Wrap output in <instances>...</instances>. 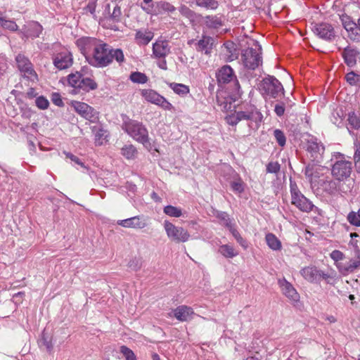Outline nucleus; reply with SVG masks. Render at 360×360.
Wrapping results in <instances>:
<instances>
[{"mask_svg": "<svg viewBox=\"0 0 360 360\" xmlns=\"http://www.w3.org/2000/svg\"><path fill=\"white\" fill-rule=\"evenodd\" d=\"M76 45L89 64L95 68L107 67L114 60L119 64L124 61L122 49H113L99 39L82 37L77 39Z\"/></svg>", "mask_w": 360, "mask_h": 360, "instance_id": "f257e3e1", "label": "nucleus"}, {"mask_svg": "<svg viewBox=\"0 0 360 360\" xmlns=\"http://www.w3.org/2000/svg\"><path fill=\"white\" fill-rule=\"evenodd\" d=\"M122 129L135 141L143 145H150L148 131L140 122L130 119L127 115H122Z\"/></svg>", "mask_w": 360, "mask_h": 360, "instance_id": "f03ea898", "label": "nucleus"}, {"mask_svg": "<svg viewBox=\"0 0 360 360\" xmlns=\"http://www.w3.org/2000/svg\"><path fill=\"white\" fill-rule=\"evenodd\" d=\"M331 160L334 161L332 165L331 174L335 180L340 182L347 179L352 171V162L347 160L340 153H335Z\"/></svg>", "mask_w": 360, "mask_h": 360, "instance_id": "7ed1b4c3", "label": "nucleus"}, {"mask_svg": "<svg viewBox=\"0 0 360 360\" xmlns=\"http://www.w3.org/2000/svg\"><path fill=\"white\" fill-rule=\"evenodd\" d=\"M251 46L248 47L243 51L241 60L243 65L249 70H255L262 63V47L255 40H252Z\"/></svg>", "mask_w": 360, "mask_h": 360, "instance_id": "20e7f679", "label": "nucleus"}, {"mask_svg": "<svg viewBox=\"0 0 360 360\" xmlns=\"http://www.w3.org/2000/svg\"><path fill=\"white\" fill-rule=\"evenodd\" d=\"M290 191L291 194V203L298 210L304 212H309L314 210V209L316 210H318L312 202L301 193L297 184L291 179L290 181Z\"/></svg>", "mask_w": 360, "mask_h": 360, "instance_id": "39448f33", "label": "nucleus"}, {"mask_svg": "<svg viewBox=\"0 0 360 360\" xmlns=\"http://www.w3.org/2000/svg\"><path fill=\"white\" fill-rule=\"evenodd\" d=\"M167 238L172 242L179 243L189 240L191 235L188 231L182 226H177L168 220L163 224Z\"/></svg>", "mask_w": 360, "mask_h": 360, "instance_id": "423d86ee", "label": "nucleus"}, {"mask_svg": "<svg viewBox=\"0 0 360 360\" xmlns=\"http://www.w3.org/2000/svg\"><path fill=\"white\" fill-rule=\"evenodd\" d=\"M53 64L56 68L63 70L70 68L73 64L72 53L66 48H60L52 56Z\"/></svg>", "mask_w": 360, "mask_h": 360, "instance_id": "0eeeda50", "label": "nucleus"}, {"mask_svg": "<svg viewBox=\"0 0 360 360\" xmlns=\"http://www.w3.org/2000/svg\"><path fill=\"white\" fill-rule=\"evenodd\" d=\"M15 61L23 77L31 82L37 80V75L28 58L20 53L15 57Z\"/></svg>", "mask_w": 360, "mask_h": 360, "instance_id": "6e6552de", "label": "nucleus"}, {"mask_svg": "<svg viewBox=\"0 0 360 360\" xmlns=\"http://www.w3.org/2000/svg\"><path fill=\"white\" fill-rule=\"evenodd\" d=\"M340 20L343 27L347 32V37L353 41L360 42V18L354 21L347 15H342Z\"/></svg>", "mask_w": 360, "mask_h": 360, "instance_id": "1a4fd4ad", "label": "nucleus"}, {"mask_svg": "<svg viewBox=\"0 0 360 360\" xmlns=\"http://www.w3.org/2000/svg\"><path fill=\"white\" fill-rule=\"evenodd\" d=\"M71 106L79 115L86 120H89L92 123L98 122L99 118L98 112L88 104L80 101H73L71 102Z\"/></svg>", "mask_w": 360, "mask_h": 360, "instance_id": "9d476101", "label": "nucleus"}, {"mask_svg": "<svg viewBox=\"0 0 360 360\" xmlns=\"http://www.w3.org/2000/svg\"><path fill=\"white\" fill-rule=\"evenodd\" d=\"M261 89L272 98L278 97L279 94L283 91L281 83L273 76H268L262 81Z\"/></svg>", "mask_w": 360, "mask_h": 360, "instance_id": "9b49d317", "label": "nucleus"}, {"mask_svg": "<svg viewBox=\"0 0 360 360\" xmlns=\"http://www.w3.org/2000/svg\"><path fill=\"white\" fill-rule=\"evenodd\" d=\"M307 150L314 161L320 162L323 159L325 146L317 138L311 136L307 141Z\"/></svg>", "mask_w": 360, "mask_h": 360, "instance_id": "f8f14e48", "label": "nucleus"}, {"mask_svg": "<svg viewBox=\"0 0 360 360\" xmlns=\"http://www.w3.org/2000/svg\"><path fill=\"white\" fill-rule=\"evenodd\" d=\"M313 32L319 38L328 41H333L336 37L333 27L327 22L315 24Z\"/></svg>", "mask_w": 360, "mask_h": 360, "instance_id": "ddd939ff", "label": "nucleus"}, {"mask_svg": "<svg viewBox=\"0 0 360 360\" xmlns=\"http://www.w3.org/2000/svg\"><path fill=\"white\" fill-rule=\"evenodd\" d=\"M141 95L147 101L160 105L165 110H171L172 108V105L169 102L152 89L143 90Z\"/></svg>", "mask_w": 360, "mask_h": 360, "instance_id": "4468645a", "label": "nucleus"}, {"mask_svg": "<svg viewBox=\"0 0 360 360\" xmlns=\"http://www.w3.org/2000/svg\"><path fill=\"white\" fill-rule=\"evenodd\" d=\"M327 171V167L314 164L308 165L304 169V174L307 178L309 179L311 184L315 183L319 184L320 179H324L326 178L323 177V175L324 172Z\"/></svg>", "mask_w": 360, "mask_h": 360, "instance_id": "2eb2a0df", "label": "nucleus"}, {"mask_svg": "<svg viewBox=\"0 0 360 360\" xmlns=\"http://www.w3.org/2000/svg\"><path fill=\"white\" fill-rule=\"evenodd\" d=\"M217 82L222 84L233 82L236 86L239 85L233 69L229 65H224L217 72Z\"/></svg>", "mask_w": 360, "mask_h": 360, "instance_id": "dca6fc26", "label": "nucleus"}, {"mask_svg": "<svg viewBox=\"0 0 360 360\" xmlns=\"http://www.w3.org/2000/svg\"><path fill=\"white\" fill-rule=\"evenodd\" d=\"M236 115L240 122L251 120L257 124L261 122L263 119L262 114L255 106H250L246 110L236 111Z\"/></svg>", "mask_w": 360, "mask_h": 360, "instance_id": "f3484780", "label": "nucleus"}, {"mask_svg": "<svg viewBox=\"0 0 360 360\" xmlns=\"http://www.w3.org/2000/svg\"><path fill=\"white\" fill-rule=\"evenodd\" d=\"M117 224L124 228L142 229L147 226V222L143 215H138L126 219L117 221Z\"/></svg>", "mask_w": 360, "mask_h": 360, "instance_id": "a211bd4d", "label": "nucleus"}, {"mask_svg": "<svg viewBox=\"0 0 360 360\" xmlns=\"http://www.w3.org/2000/svg\"><path fill=\"white\" fill-rule=\"evenodd\" d=\"M170 53V47L167 40H158L153 44V55L154 58H165Z\"/></svg>", "mask_w": 360, "mask_h": 360, "instance_id": "6ab92c4d", "label": "nucleus"}, {"mask_svg": "<svg viewBox=\"0 0 360 360\" xmlns=\"http://www.w3.org/2000/svg\"><path fill=\"white\" fill-rule=\"evenodd\" d=\"M278 285L281 290L290 301L297 302L300 300V295L292 285L285 278L278 280Z\"/></svg>", "mask_w": 360, "mask_h": 360, "instance_id": "aec40b11", "label": "nucleus"}, {"mask_svg": "<svg viewBox=\"0 0 360 360\" xmlns=\"http://www.w3.org/2000/svg\"><path fill=\"white\" fill-rule=\"evenodd\" d=\"M338 181L335 178L333 179L326 176L324 179H320L319 186L324 193L333 195L338 192L339 185Z\"/></svg>", "mask_w": 360, "mask_h": 360, "instance_id": "412c9836", "label": "nucleus"}, {"mask_svg": "<svg viewBox=\"0 0 360 360\" xmlns=\"http://www.w3.org/2000/svg\"><path fill=\"white\" fill-rule=\"evenodd\" d=\"M174 316L179 321H188L195 314L193 309L186 305H181L173 310Z\"/></svg>", "mask_w": 360, "mask_h": 360, "instance_id": "4be33fe9", "label": "nucleus"}, {"mask_svg": "<svg viewBox=\"0 0 360 360\" xmlns=\"http://www.w3.org/2000/svg\"><path fill=\"white\" fill-rule=\"evenodd\" d=\"M94 135V143L96 146H102L108 141L109 133L101 124H97L91 127Z\"/></svg>", "mask_w": 360, "mask_h": 360, "instance_id": "5701e85b", "label": "nucleus"}, {"mask_svg": "<svg viewBox=\"0 0 360 360\" xmlns=\"http://www.w3.org/2000/svg\"><path fill=\"white\" fill-rule=\"evenodd\" d=\"M360 268V257L356 259H350L343 264H337V269L343 275L353 273L355 270Z\"/></svg>", "mask_w": 360, "mask_h": 360, "instance_id": "b1692460", "label": "nucleus"}, {"mask_svg": "<svg viewBox=\"0 0 360 360\" xmlns=\"http://www.w3.org/2000/svg\"><path fill=\"white\" fill-rule=\"evenodd\" d=\"M301 275L310 283L320 282V270L314 266H307L300 271Z\"/></svg>", "mask_w": 360, "mask_h": 360, "instance_id": "393cba45", "label": "nucleus"}, {"mask_svg": "<svg viewBox=\"0 0 360 360\" xmlns=\"http://www.w3.org/2000/svg\"><path fill=\"white\" fill-rule=\"evenodd\" d=\"M214 39L209 36H202V39L198 41L195 44V49L198 51H204L205 54H210L212 49Z\"/></svg>", "mask_w": 360, "mask_h": 360, "instance_id": "a878e982", "label": "nucleus"}, {"mask_svg": "<svg viewBox=\"0 0 360 360\" xmlns=\"http://www.w3.org/2000/svg\"><path fill=\"white\" fill-rule=\"evenodd\" d=\"M357 53V51L351 47L347 46L344 49L342 56L347 66L354 67L356 65Z\"/></svg>", "mask_w": 360, "mask_h": 360, "instance_id": "bb28decb", "label": "nucleus"}, {"mask_svg": "<svg viewBox=\"0 0 360 360\" xmlns=\"http://www.w3.org/2000/svg\"><path fill=\"white\" fill-rule=\"evenodd\" d=\"M224 51L226 55V61H233L238 58V51L236 45L232 41H227L224 44Z\"/></svg>", "mask_w": 360, "mask_h": 360, "instance_id": "cd10ccee", "label": "nucleus"}, {"mask_svg": "<svg viewBox=\"0 0 360 360\" xmlns=\"http://www.w3.org/2000/svg\"><path fill=\"white\" fill-rule=\"evenodd\" d=\"M82 75L79 72H76L75 73H71L68 76V84L73 88L72 93L77 94L79 91V86L81 84V79Z\"/></svg>", "mask_w": 360, "mask_h": 360, "instance_id": "c85d7f7f", "label": "nucleus"}, {"mask_svg": "<svg viewBox=\"0 0 360 360\" xmlns=\"http://www.w3.org/2000/svg\"><path fill=\"white\" fill-rule=\"evenodd\" d=\"M205 25L210 29L217 30L223 25L221 17L217 15H207L204 18Z\"/></svg>", "mask_w": 360, "mask_h": 360, "instance_id": "c756f323", "label": "nucleus"}, {"mask_svg": "<svg viewBox=\"0 0 360 360\" xmlns=\"http://www.w3.org/2000/svg\"><path fill=\"white\" fill-rule=\"evenodd\" d=\"M265 239L266 244L270 249L276 251L281 249V242L274 233H267L265 236Z\"/></svg>", "mask_w": 360, "mask_h": 360, "instance_id": "7c9ffc66", "label": "nucleus"}, {"mask_svg": "<svg viewBox=\"0 0 360 360\" xmlns=\"http://www.w3.org/2000/svg\"><path fill=\"white\" fill-rule=\"evenodd\" d=\"M97 88L98 84L94 79L89 77H82L79 91L82 90L85 92H89L91 90H95Z\"/></svg>", "mask_w": 360, "mask_h": 360, "instance_id": "2f4dec72", "label": "nucleus"}, {"mask_svg": "<svg viewBox=\"0 0 360 360\" xmlns=\"http://www.w3.org/2000/svg\"><path fill=\"white\" fill-rule=\"evenodd\" d=\"M38 344L40 347H45L48 352H51L53 350L52 338L48 335L45 330L41 333V337L38 341Z\"/></svg>", "mask_w": 360, "mask_h": 360, "instance_id": "473e14b6", "label": "nucleus"}, {"mask_svg": "<svg viewBox=\"0 0 360 360\" xmlns=\"http://www.w3.org/2000/svg\"><path fill=\"white\" fill-rule=\"evenodd\" d=\"M156 8L160 13H173L176 11L175 6L169 2L165 1H160L157 2Z\"/></svg>", "mask_w": 360, "mask_h": 360, "instance_id": "72a5a7b5", "label": "nucleus"}, {"mask_svg": "<svg viewBox=\"0 0 360 360\" xmlns=\"http://www.w3.org/2000/svg\"><path fill=\"white\" fill-rule=\"evenodd\" d=\"M41 32L42 26L37 22H32L30 25L26 36L27 37L36 38L39 36Z\"/></svg>", "mask_w": 360, "mask_h": 360, "instance_id": "f704fd0d", "label": "nucleus"}, {"mask_svg": "<svg viewBox=\"0 0 360 360\" xmlns=\"http://www.w3.org/2000/svg\"><path fill=\"white\" fill-rule=\"evenodd\" d=\"M121 154L128 160L134 159L137 155V150L131 144L125 145L121 149Z\"/></svg>", "mask_w": 360, "mask_h": 360, "instance_id": "c9c22d12", "label": "nucleus"}, {"mask_svg": "<svg viewBox=\"0 0 360 360\" xmlns=\"http://www.w3.org/2000/svg\"><path fill=\"white\" fill-rule=\"evenodd\" d=\"M219 252L225 257L233 258L238 255V252L233 246L229 245H222L219 248Z\"/></svg>", "mask_w": 360, "mask_h": 360, "instance_id": "e433bc0d", "label": "nucleus"}, {"mask_svg": "<svg viewBox=\"0 0 360 360\" xmlns=\"http://www.w3.org/2000/svg\"><path fill=\"white\" fill-rule=\"evenodd\" d=\"M153 34L150 32L139 31L136 34V38L139 43L143 45L148 44L153 39Z\"/></svg>", "mask_w": 360, "mask_h": 360, "instance_id": "4c0bfd02", "label": "nucleus"}, {"mask_svg": "<svg viewBox=\"0 0 360 360\" xmlns=\"http://www.w3.org/2000/svg\"><path fill=\"white\" fill-rule=\"evenodd\" d=\"M170 88L177 94L180 96H185L189 93V88L188 86L179 84V83H170Z\"/></svg>", "mask_w": 360, "mask_h": 360, "instance_id": "58836bf2", "label": "nucleus"}, {"mask_svg": "<svg viewBox=\"0 0 360 360\" xmlns=\"http://www.w3.org/2000/svg\"><path fill=\"white\" fill-rule=\"evenodd\" d=\"M163 212L165 214L171 217H180L182 215L181 208L172 205H167L164 207Z\"/></svg>", "mask_w": 360, "mask_h": 360, "instance_id": "ea45409f", "label": "nucleus"}, {"mask_svg": "<svg viewBox=\"0 0 360 360\" xmlns=\"http://www.w3.org/2000/svg\"><path fill=\"white\" fill-rule=\"evenodd\" d=\"M129 79L134 83L145 84L148 82V77L140 72H133L129 76Z\"/></svg>", "mask_w": 360, "mask_h": 360, "instance_id": "a19ab883", "label": "nucleus"}, {"mask_svg": "<svg viewBox=\"0 0 360 360\" xmlns=\"http://www.w3.org/2000/svg\"><path fill=\"white\" fill-rule=\"evenodd\" d=\"M345 79L349 85L360 87V75L352 71L345 75Z\"/></svg>", "mask_w": 360, "mask_h": 360, "instance_id": "79ce46f5", "label": "nucleus"}, {"mask_svg": "<svg viewBox=\"0 0 360 360\" xmlns=\"http://www.w3.org/2000/svg\"><path fill=\"white\" fill-rule=\"evenodd\" d=\"M347 121L352 128L354 129L360 128V117L354 112H349Z\"/></svg>", "mask_w": 360, "mask_h": 360, "instance_id": "37998d69", "label": "nucleus"}, {"mask_svg": "<svg viewBox=\"0 0 360 360\" xmlns=\"http://www.w3.org/2000/svg\"><path fill=\"white\" fill-rule=\"evenodd\" d=\"M196 4L200 7L212 10L218 7V2L216 0H196Z\"/></svg>", "mask_w": 360, "mask_h": 360, "instance_id": "c03bdc74", "label": "nucleus"}, {"mask_svg": "<svg viewBox=\"0 0 360 360\" xmlns=\"http://www.w3.org/2000/svg\"><path fill=\"white\" fill-rule=\"evenodd\" d=\"M0 25L2 27L11 31H16L18 29V25L14 21L6 20L1 17H0Z\"/></svg>", "mask_w": 360, "mask_h": 360, "instance_id": "a18cd8bd", "label": "nucleus"}, {"mask_svg": "<svg viewBox=\"0 0 360 360\" xmlns=\"http://www.w3.org/2000/svg\"><path fill=\"white\" fill-rule=\"evenodd\" d=\"M216 217L220 220L221 224L227 228L232 224L229 214L225 212H217Z\"/></svg>", "mask_w": 360, "mask_h": 360, "instance_id": "49530a36", "label": "nucleus"}, {"mask_svg": "<svg viewBox=\"0 0 360 360\" xmlns=\"http://www.w3.org/2000/svg\"><path fill=\"white\" fill-rule=\"evenodd\" d=\"M122 11L119 6L115 5L113 8L112 13L110 14L108 20L112 22H118L121 20Z\"/></svg>", "mask_w": 360, "mask_h": 360, "instance_id": "de8ad7c7", "label": "nucleus"}, {"mask_svg": "<svg viewBox=\"0 0 360 360\" xmlns=\"http://www.w3.org/2000/svg\"><path fill=\"white\" fill-rule=\"evenodd\" d=\"M274 136L281 147H283L286 143V137L283 131L281 129H275L274 131Z\"/></svg>", "mask_w": 360, "mask_h": 360, "instance_id": "09e8293b", "label": "nucleus"}, {"mask_svg": "<svg viewBox=\"0 0 360 360\" xmlns=\"http://www.w3.org/2000/svg\"><path fill=\"white\" fill-rule=\"evenodd\" d=\"M347 221L350 224L355 226H360V217L358 212L354 211L350 212L347 217Z\"/></svg>", "mask_w": 360, "mask_h": 360, "instance_id": "8fccbe9b", "label": "nucleus"}, {"mask_svg": "<svg viewBox=\"0 0 360 360\" xmlns=\"http://www.w3.org/2000/svg\"><path fill=\"white\" fill-rule=\"evenodd\" d=\"M120 352L124 355L126 360H136V356L134 352L127 347V346L122 345L120 347Z\"/></svg>", "mask_w": 360, "mask_h": 360, "instance_id": "3c124183", "label": "nucleus"}, {"mask_svg": "<svg viewBox=\"0 0 360 360\" xmlns=\"http://www.w3.org/2000/svg\"><path fill=\"white\" fill-rule=\"evenodd\" d=\"M330 258L335 262V264L337 266V264H343L342 260L345 258L344 254L338 250L332 251L330 254Z\"/></svg>", "mask_w": 360, "mask_h": 360, "instance_id": "603ef678", "label": "nucleus"}, {"mask_svg": "<svg viewBox=\"0 0 360 360\" xmlns=\"http://www.w3.org/2000/svg\"><path fill=\"white\" fill-rule=\"evenodd\" d=\"M281 169V165L278 162H270L266 165V172L278 174Z\"/></svg>", "mask_w": 360, "mask_h": 360, "instance_id": "864d4df0", "label": "nucleus"}, {"mask_svg": "<svg viewBox=\"0 0 360 360\" xmlns=\"http://www.w3.org/2000/svg\"><path fill=\"white\" fill-rule=\"evenodd\" d=\"M285 110V103L284 101L278 102L274 106V112L278 117L284 115Z\"/></svg>", "mask_w": 360, "mask_h": 360, "instance_id": "5fc2aeb1", "label": "nucleus"}, {"mask_svg": "<svg viewBox=\"0 0 360 360\" xmlns=\"http://www.w3.org/2000/svg\"><path fill=\"white\" fill-rule=\"evenodd\" d=\"M231 188L234 191L239 193L244 191L243 182L240 179H238L231 183Z\"/></svg>", "mask_w": 360, "mask_h": 360, "instance_id": "6e6d98bb", "label": "nucleus"}, {"mask_svg": "<svg viewBox=\"0 0 360 360\" xmlns=\"http://www.w3.org/2000/svg\"><path fill=\"white\" fill-rule=\"evenodd\" d=\"M37 106L42 110L46 109L49 107V101L43 96H39L36 99Z\"/></svg>", "mask_w": 360, "mask_h": 360, "instance_id": "4d7b16f0", "label": "nucleus"}, {"mask_svg": "<svg viewBox=\"0 0 360 360\" xmlns=\"http://www.w3.org/2000/svg\"><path fill=\"white\" fill-rule=\"evenodd\" d=\"M180 13L188 19H192L194 17V13L186 6H181L179 8Z\"/></svg>", "mask_w": 360, "mask_h": 360, "instance_id": "13d9d810", "label": "nucleus"}, {"mask_svg": "<svg viewBox=\"0 0 360 360\" xmlns=\"http://www.w3.org/2000/svg\"><path fill=\"white\" fill-rule=\"evenodd\" d=\"M65 155L66 158H69L71 161L74 162L78 165H80L82 167L86 169V167L84 165V164L80 160L79 158H77L75 155L67 152H65Z\"/></svg>", "mask_w": 360, "mask_h": 360, "instance_id": "bf43d9fd", "label": "nucleus"}, {"mask_svg": "<svg viewBox=\"0 0 360 360\" xmlns=\"http://www.w3.org/2000/svg\"><path fill=\"white\" fill-rule=\"evenodd\" d=\"M355 152L354 155V161L357 169H360V146L355 144Z\"/></svg>", "mask_w": 360, "mask_h": 360, "instance_id": "052dcab7", "label": "nucleus"}, {"mask_svg": "<svg viewBox=\"0 0 360 360\" xmlns=\"http://www.w3.org/2000/svg\"><path fill=\"white\" fill-rule=\"evenodd\" d=\"M129 267L134 271H138L141 267V262L139 259L134 258L129 262Z\"/></svg>", "mask_w": 360, "mask_h": 360, "instance_id": "680f3d73", "label": "nucleus"}, {"mask_svg": "<svg viewBox=\"0 0 360 360\" xmlns=\"http://www.w3.org/2000/svg\"><path fill=\"white\" fill-rule=\"evenodd\" d=\"M226 122L229 124L234 126L236 125L240 121L236 115V112L234 114L226 117Z\"/></svg>", "mask_w": 360, "mask_h": 360, "instance_id": "e2e57ef3", "label": "nucleus"}, {"mask_svg": "<svg viewBox=\"0 0 360 360\" xmlns=\"http://www.w3.org/2000/svg\"><path fill=\"white\" fill-rule=\"evenodd\" d=\"M334 277L335 276L330 274H326L320 270V281L323 279L326 281L327 283H331V281L334 278Z\"/></svg>", "mask_w": 360, "mask_h": 360, "instance_id": "0e129e2a", "label": "nucleus"}, {"mask_svg": "<svg viewBox=\"0 0 360 360\" xmlns=\"http://www.w3.org/2000/svg\"><path fill=\"white\" fill-rule=\"evenodd\" d=\"M228 229H229V231H231V233H232L233 236L235 238V239L238 241L239 240L240 238H242L243 237L240 236V234L239 233V232L236 229H234L233 224L231 225V226H229Z\"/></svg>", "mask_w": 360, "mask_h": 360, "instance_id": "69168bd1", "label": "nucleus"}, {"mask_svg": "<svg viewBox=\"0 0 360 360\" xmlns=\"http://www.w3.org/2000/svg\"><path fill=\"white\" fill-rule=\"evenodd\" d=\"M228 229H229V231H231V233H232L233 236L235 238V239L238 241L239 240L240 238H242L243 237L240 236V234L239 233V232L236 229H234L233 224L231 225V226H229Z\"/></svg>", "mask_w": 360, "mask_h": 360, "instance_id": "338daca9", "label": "nucleus"}, {"mask_svg": "<svg viewBox=\"0 0 360 360\" xmlns=\"http://www.w3.org/2000/svg\"><path fill=\"white\" fill-rule=\"evenodd\" d=\"M228 229H229V231H231V233H232L233 236L235 238V239L238 241L239 240L240 238H242L243 237L240 236V234L239 233V232L236 229H234L233 224L231 225V226H229Z\"/></svg>", "mask_w": 360, "mask_h": 360, "instance_id": "774afa93", "label": "nucleus"}]
</instances>
